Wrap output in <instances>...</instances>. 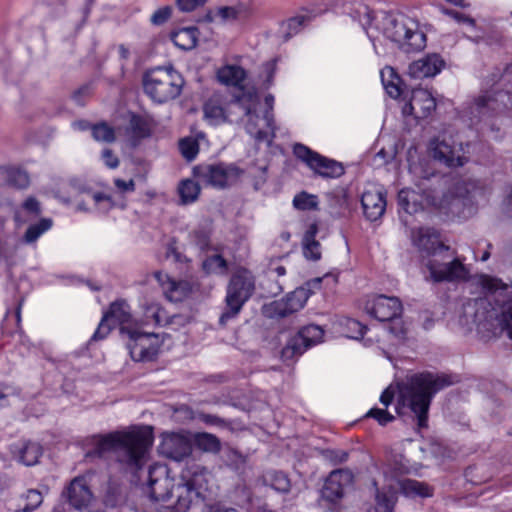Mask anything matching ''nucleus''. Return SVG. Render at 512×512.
<instances>
[{
    "label": "nucleus",
    "instance_id": "obj_1",
    "mask_svg": "<svg viewBox=\"0 0 512 512\" xmlns=\"http://www.w3.org/2000/svg\"><path fill=\"white\" fill-rule=\"evenodd\" d=\"M330 9L359 23L374 46V32H379L406 53L419 52L426 47L427 38L418 21L402 12H374L362 0H335Z\"/></svg>",
    "mask_w": 512,
    "mask_h": 512
},
{
    "label": "nucleus",
    "instance_id": "obj_2",
    "mask_svg": "<svg viewBox=\"0 0 512 512\" xmlns=\"http://www.w3.org/2000/svg\"><path fill=\"white\" fill-rule=\"evenodd\" d=\"M153 440L152 428L148 426L94 435L85 458L103 459L108 453L113 452L117 461L139 478L138 473L146 464V456L153 445Z\"/></svg>",
    "mask_w": 512,
    "mask_h": 512
},
{
    "label": "nucleus",
    "instance_id": "obj_3",
    "mask_svg": "<svg viewBox=\"0 0 512 512\" xmlns=\"http://www.w3.org/2000/svg\"><path fill=\"white\" fill-rule=\"evenodd\" d=\"M454 383L452 375L445 373L424 371L408 375L404 381L397 383V415L411 417L418 430L428 428L434 396Z\"/></svg>",
    "mask_w": 512,
    "mask_h": 512
},
{
    "label": "nucleus",
    "instance_id": "obj_4",
    "mask_svg": "<svg viewBox=\"0 0 512 512\" xmlns=\"http://www.w3.org/2000/svg\"><path fill=\"white\" fill-rule=\"evenodd\" d=\"M381 82L386 93L398 101L403 119L408 126H418L421 120L430 117L436 109V100L427 89H407L396 71L386 66L380 72Z\"/></svg>",
    "mask_w": 512,
    "mask_h": 512
},
{
    "label": "nucleus",
    "instance_id": "obj_5",
    "mask_svg": "<svg viewBox=\"0 0 512 512\" xmlns=\"http://www.w3.org/2000/svg\"><path fill=\"white\" fill-rule=\"evenodd\" d=\"M255 291L256 276L246 267H237L232 272L226 286L225 305L219 317V325L226 327L231 321H234Z\"/></svg>",
    "mask_w": 512,
    "mask_h": 512
},
{
    "label": "nucleus",
    "instance_id": "obj_6",
    "mask_svg": "<svg viewBox=\"0 0 512 512\" xmlns=\"http://www.w3.org/2000/svg\"><path fill=\"white\" fill-rule=\"evenodd\" d=\"M142 84L145 94L153 102L163 104L181 94L184 79L172 66L156 67L143 75Z\"/></svg>",
    "mask_w": 512,
    "mask_h": 512
},
{
    "label": "nucleus",
    "instance_id": "obj_7",
    "mask_svg": "<svg viewBox=\"0 0 512 512\" xmlns=\"http://www.w3.org/2000/svg\"><path fill=\"white\" fill-rule=\"evenodd\" d=\"M206 469L199 465L188 467L182 474L183 484L177 487V501L174 507H168L164 512H187L192 506L205 502L204 483Z\"/></svg>",
    "mask_w": 512,
    "mask_h": 512
},
{
    "label": "nucleus",
    "instance_id": "obj_8",
    "mask_svg": "<svg viewBox=\"0 0 512 512\" xmlns=\"http://www.w3.org/2000/svg\"><path fill=\"white\" fill-rule=\"evenodd\" d=\"M512 108V97L507 91H490L479 96L473 103H468L460 112L463 122L469 125H477L482 120L491 117L494 113H500Z\"/></svg>",
    "mask_w": 512,
    "mask_h": 512
},
{
    "label": "nucleus",
    "instance_id": "obj_9",
    "mask_svg": "<svg viewBox=\"0 0 512 512\" xmlns=\"http://www.w3.org/2000/svg\"><path fill=\"white\" fill-rule=\"evenodd\" d=\"M429 275L425 276L427 282L443 283L465 280L468 270L463 260L457 256L456 250L448 247V251L434 256L425 262Z\"/></svg>",
    "mask_w": 512,
    "mask_h": 512
},
{
    "label": "nucleus",
    "instance_id": "obj_10",
    "mask_svg": "<svg viewBox=\"0 0 512 512\" xmlns=\"http://www.w3.org/2000/svg\"><path fill=\"white\" fill-rule=\"evenodd\" d=\"M120 333L127 336L126 347L136 362L156 360L163 339L159 334L146 332L140 326H121Z\"/></svg>",
    "mask_w": 512,
    "mask_h": 512
},
{
    "label": "nucleus",
    "instance_id": "obj_11",
    "mask_svg": "<svg viewBox=\"0 0 512 512\" xmlns=\"http://www.w3.org/2000/svg\"><path fill=\"white\" fill-rule=\"evenodd\" d=\"M353 475L347 469L330 472L320 491L319 507L325 512H341L345 486L352 482Z\"/></svg>",
    "mask_w": 512,
    "mask_h": 512
},
{
    "label": "nucleus",
    "instance_id": "obj_12",
    "mask_svg": "<svg viewBox=\"0 0 512 512\" xmlns=\"http://www.w3.org/2000/svg\"><path fill=\"white\" fill-rule=\"evenodd\" d=\"M324 330L315 324L301 327L296 334L290 336L281 350V360L289 365L295 362L308 349L322 342Z\"/></svg>",
    "mask_w": 512,
    "mask_h": 512
},
{
    "label": "nucleus",
    "instance_id": "obj_13",
    "mask_svg": "<svg viewBox=\"0 0 512 512\" xmlns=\"http://www.w3.org/2000/svg\"><path fill=\"white\" fill-rule=\"evenodd\" d=\"M237 165L223 162L216 164H199L193 168V176L206 186L225 189L243 174Z\"/></svg>",
    "mask_w": 512,
    "mask_h": 512
},
{
    "label": "nucleus",
    "instance_id": "obj_14",
    "mask_svg": "<svg viewBox=\"0 0 512 512\" xmlns=\"http://www.w3.org/2000/svg\"><path fill=\"white\" fill-rule=\"evenodd\" d=\"M293 153L297 159L305 163L319 177L335 179L345 173V168L341 162L321 155L304 144L296 143L293 147Z\"/></svg>",
    "mask_w": 512,
    "mask_h": 512
},
{
    "label": "nucleus",
    "instance_id": "obj_15",
    "mask_svg": "<svg viewBox=\"0 0 512 512\" xmlns=\"http://www.w3.org/2000/svg\"><path fill=\"white\" fill-rule=\"evenodd\" d=\"M412 242L420 257L426 261L434 256L438 257L444 251H448L449 247L442 241L440 232L431 227H420L413 230Z\"/></svg>",
    "mask_w": 512,
    "mask_h": 512
},
{
    "label": "nucleus",
    "instance_id": "obj_16",
    "mask_svg": "<svg viewBox=\"0 0 512 512\" xmlns=\"http://www.w3.org/2000/svg\"><path fill=\"white\" fill-rule=\"evenodd\" d=\"M402 309L398 298L385 295H377L367 300L364 306L366 313L379 322H386L396 316H401Z\"/></svg>",
    "mask_w": 512,
    "mask_h": 512
},
{
    "label": "nucleus",
    "instance_id": "obj_17",
    "mask_svg": "<svg viewBox=\"0 0 512 512\" xmlns=\"http://www.w3.org/2000/svg\"><path fill=\"white\" fill-rule=\"evenodd\" d=\"M61 496L75 510L87 509L93 499V493L84 476H76L63 489Z\"/></svg>",
    "mask_w": 512,
    "mask_h": 512
},
{
    "label": "nucleus",
    "instance_id": "obj_18",
    "mask_svg": "<svg viewBox=\"0 0 512 512\" xmlns=\"http://www.w3.org/2000/svg\"><path fill=\"white\" fill-rule=\"evenodd\" d=\"M429 147L432 157L449 168L462 167L468 162V157L460 153L462 146L456 149L450 140L435 138Z\"/></svg>",
    "mask_w": 512,
    "mask_h": 512
},
{
    "label": "nucleus",
    "instance_id": "obj_19",
    "mask_svg": "<svg viewBox=\"0 0 512 512\" xmlns=\"http://www.w3.org/2000/svg\"><path fill=\"white\" fill-rule=\"evenodd\" d=\"M445 61L437 53L427 54L418 60L411 62L408 66V75L416 80L433 78L445 68Z\"/></svg>",
    "mask_w": 512,
    "mask_h": 512
},
{
    "label": "nucleus",
    "instance_id": "obj_20",
    "mask_svg": "<svg viewBox=\"0 0 512 512\" xmlns=\"http://www.w3.org/2000/svg\"><path fill=\"white\" fill-rule=\"evenodd\" d=\"M361 205L366 219L371 222L377 221L386 210V192L380 189L364 191L361 196Z\"/></svg>",
    "mask_w": 512,
    "mask_h": 512
},
{
    "label": "nucleus",
    "instance_id": "obj_21",
    "mask_svg": "<svg viewBox=\"0 0 512 512\" xmlns=\"http://www.w3.org/2000/svg\"><path fill=\"white\" fill-rule=\"evenodd\" d=\"M166 469L162 466H149L147 471V493L149 498L154 501H165L170 497L167 484L168 480L164 476Z\"/></svg>",
    "mask_w": 512,
    "mask_h": 512
},
{
    "label": "nucleus",
    "instance_id": "obj_22",
    "mask_svg": "<svg viewBox=\"0 0 512 512\" xmlns=\"http://www.w3.org/2000/svg\"><path fill=\"white\" fill-rule=\"evenodd\" d=\"M162 452L170 459L182 461L191 454L189 440L178 433L167 435L162 442Z\"/></svg>",
    "mask_w": 512,
    "mask_h": 512
},
{
    "label": "nucleus",
    "instance_id": "obj_23",
    "mask_svg": "<svg viewBox=\"0 0 512 512\" xmlns=\"http://www.w3.org/2000/svg\"><path fill=\"white\" fill-rule=\"evenodd\" d=\"M309 297L310 293L305 292L302 287H299L289 293L285 301L274 302V313L280 318H285L302 309Z\"/></svg>",
    "mask_w": 512,
    "mask_h": 512
},
{
    "label": "nucleus",
    "instance_id": "obj_24",
    "mask_svg": "<svg viewBox=\"0 0 512 512\" xmlns=\"http://www.w3.org/2000/svg\"><path fill=\"white\" fill-rule=\"evenodd\" d=\"M216 76L222 85L243 90L247 80V71L238 64H225L218 68Z\"/></svg>",
    "mask_w": 512,
    "mask_h": 512
},
{
    "label": "nucleus",
    "instance_id": "obj_25",
    "mask_svg": "<svg viewBox=\"0 0 512 512\" xmlns=\"http://www.w3.org/2000/svg\"><path fill=\"white\" fill-rule=\"evenodd\" d=\"M508 289H502L498 298L496 299V319L498 320L501 329L507 331L510 339H512V298H507Z\"/></svg>",
    "mask_w": 512,
    "mask_h": 512
},
{
    "label": "nucleus",
    "instance_id": "obj_26",
    "mask_svg": "<svg viewBox=\"0 0 512 512\" xmlns=\"http://www.w3.org/2000/svg\"><path fill=\"white\" fill-rule=\"evenodd\" d=\"M204 118L208 125L218 126L223 124H232L228 119L226 109L216 97L210 98L203 107Z\"/></svg>",
    "mask_w": 512,
    "mask_h": 512
},
{
    "label": "nucleus",
    "instance_id": "obj_27",
    "mask_svg": "<svg viewBox=\"0 0 512 512\" xmlns=\"http://www.w3.org/2000/svg\"><path fill=\"white\" fill-rule=\"evenodd\" d=\"M399 488L403 495L409 498H429L434 495V488L426 482L415 479H403L399 482Z\"/></svg>",
    "mask_w": 512,
    "mask_h": 512
},
{
    "label": "nucleus",
    "instance_id": "obj_28",
    "mask_svg": "<svg viewBox=\"0 0 512 512\" xmlns=\"http://www.w3.org/2000/svg\"><path fill=\"white\" fill-rule=\"evenodd\" d=\"M375 492V506L369 512H393L397 496L395 490L391 487L378 488L377 483Z\"/></svg>",
    "mask_w": 512,
    "mask_h": 512
},
{
    "label": "nucleus",
    "instance_id": "obj_29",
    "mask_svg": "<svg viewBox=\"0 0 512 512\" xmlns=\"http://www.w3.org/2000/svg\"><path fill=\"white\" fill-rule=\"evenodd\" d=\"M131 318L130 305L124 299H117L112 302L109 309L103 314V321L115 319L121 326H130Z\"/></svg>",
    "mask_w": 512,
    "mask_h": 512
},
{
    "label": "nucleus",
    "instance_id": "obj_30",
    "mask_svg": "<svg viewBox=\"0 0 512 512\" xmlns=\"http://www.w3.org/2000/svg\"><path fill=\"white\" fill-rule=\"evenodd\" d=\"M42 453L43 449L39 443L24 440L18 448V459L26 466H33L38 463Z\"/></svg>",
    "mask_w": 512,
    "mask_h": 512
},
{
    "label": "nucleus",
    "instance_id": "obj_31",
    "mask_svg": "<svg viewBox=\"0 0 512 512\" xmlns=\"http://www.w3.org/2000/svg\"><path fill=\"white\" fill-rule=\"evenodd\" d=\"M263 483L277 492L288 493L291 489V481L288 475L282 471L269 470L262 477Z\"/></svg>",
    "mask_w": 512,
    "mask_h": 512
},
{
    "label": "nucleus",
    "instance_id": "obj_32",
    "mask_svg": "<svg viewBox=\"0 0 512 512\" xmlns=\"http://www.w3.org/2000/svg\"><path fill=\"white\" fill-rule=\"evenodd\" d=\"M43 502V496L40 491L37 489H28L25 493H23L19 499L18 503L15 505V512H33Z\"/></svg>",
    "mask_w": 512,
    "mask_h": 512
},
{
    "label": "nucleus",
    "instance_id": "obj_33",
    "mask_svg": "<svg viewBox=\"0 0 512 512\" xmlns=\"http://www.w3.org/2000/svg\"><path fill=\"white\" fill-rule=\"evenodd\" d=\"M202 140H206V135L202 131L197 133L196 137H185L180 139L179 150L183 158L188 162L193 161L199 153L200 141Z\"/></svg>",
    "mask_w": 512,
    "mask_h": 512
},
{
    "label": "nucleus",
    "instance_id": "obj_34",
    "mask_svg": "<svg viewBox=\"0 0 512 512\" xmlns=\"http://www.w3.org/2000/svg\"><path fill=\"white\" fill-rule=\"evenodd\" d=\"M164 286V294L171 302H181L191 293V286L187 281L167 280Z\"/></svg>",
    "mask_w": 512,
    "mask_h": 512
},
{
    "label": "nucleus",
    "instance_id": "obj_35",
    "mask_svg": "<svg viewBox=\"0 0 512 512\" xmlns=\"http://www.w3.org/2000/svg\"><path fill=\"white\" fill-rule=\"evenodd\" d=\"M173 43L182 50H190L197 43V29L194 27L183 28L171 34Z\"/></svg>",
    "mask_w": 512,
    "mask_h": 512
},
{
    "label": "nucleus",
    "instance_id": "obj_36",
    "mask_svg": "<svg viewBox=\"0 0 512 512\" xmlns=\"http://www.w3.org/2000/svg\"><path fill=\"white\" fill-rule=\"evenodd\" d=\"M151 136V130H122L119 144L123 150L135 149L144 139Z\"/></svg>",
    "mask_w": 512,
    "mask_h": 512
},
{
    "label": "nucleus",
    "instance_id": "obj_37",
    "mask_svg": "<svg viewBox=\"0 0 512 512\" xmlns=\"http://www.w3.org/2000/svg\"><path fill=\"white\" fill-rule=\"evenodd\" d=\"M312 16L307 14L297 15L283 22L280 31L285 40L290 39L293 35L297 34L300 29L310 22Z\"/></svg>",
    "mask_w": 512,
    "mask_h": 512
},
{
    "label": "nucleus",
    "instance_id": "obj_38",
    "mask_svg": "<svg viewBox=\"0 0 512 512\" xmlns=\"http://www.w3.org/2000/svg\"><path fill=\"white\" fill-rule=\"evenodd\" d=\"M200 191L199 184L191 179L182 180L178 186L180 200L184 205L195 202L199 197Z\"/></svg>",
    "mask_w": 512,
    "mask_h": 512
},
{
    "label": "nucleus",
    "instance_id": "obj_39",
    "mask_svg": "<svg viewBox=\"0 0 512 512\" xmlns=\"http://www.w3.org/2000/svg\"><path fill=\"white\" fill-rule=\"evenodd\" d=\"M194 440L195 445L204 452L218 453L221 450L220 439L214 434L197 433Z\"/></svg>",
    "mask_w": 512,
    "mask_h": 512
},
{
    "label": "nucleus",
    "instance_id": "obj_40",
    "mask_svg": "<svg viewBox=\"0 0 512 512\" xmlns=\"http://www.w3.org/2000/svg\"><path fill=\"white\" fill-rule=\"evenodd\" d=\"M202 270L205 274H225L228 271V262L220 254L208 256L202 262Z\"/></svg>",
    "mask_w": 512,
    "mask_h": 512
},
{
    "label": "nucleus",
    "instance_id": "obj_41",
    "mask_svg": "<svg viewBox=\"0 0 512 512\" xmlns=\"http://www.w3.org/2000/svg\"><path fill=\"white\" fill-rule=\"evenodd\" d=\"M52 224L53 222L50 218H42L37 223L31 224L23 236V241L28 244L35 242L43 233L52 227Z\"/></svg>",
    "mask_w": 512,
    "mask_h": 512
},
{
    "label": "nucleus",
    "instance_id": "obj_42",
    "mask_svg": "<svg viewBox=\"0 0 512 512\" xmlns=\"http://www.w3.org/2000/svg\"><path fill=\"white\" fill-rule=\"evenodd\" d=\"M331 214L340 215L348 206L347 194L344 189L334 190L326 194Z\"/></svg>",
    "mask_w": 512,
    "mask_h": 512
},
{
    "label": "nucleus",
    "instance_id": "obj_43",
    "mask_svg": "<svg viewBox=\"0 0 512 512\" xmlns=\"http://www.w3.org/2000/svg\"><path fill=\"white\" fill-rule=\"evenodd\" d=\"M341 326L345 331L346 337L355 340L362 339L368 330L366 325L353 318L343 319Z\"/></svg>",
    "mask_w": 512,
    "mask_h": 512
},
{
    "label": "nucleus",
    "instance_id": "obj_44",
    "mask_svg": "<svg viewBox=\"0 0 512 512\" xmlns=\"http://www.w3.org/2000/svg\"><path fill=\"white\" fill-rule=\"evenodd\" d=\"M293 206L301 211L318 210V197L306 191H302L295 195Z\"/></svg>",
    "mask_w": 512,
    "mask_h": 512
},
{
    "label": "nucleus",
    "instance_id": "obj_45",
    "mask_svg": "<svg viewBox=\"0 0 512 512\" xmlns=\"http://www.w3.org/2000/svg\"><path fill=\"white\" fill-rule=\"evenodd\" d=\"M192 242L201 250L208 251L211 249V233L206 228H198L190 233Z\"/></svg>",
    "mask_w": 512,
    "mask_h": 512
},
{
    "label": "nucleus",
    "instance_id": "obj_46",
    "mask_svg": "<svg viewBox=\"0 0 512 512\" xmlns=\"http://www.w3.org/2000/svg\"><path fill=\"white\" fill-rule=\"evenodd\" d=\"M125 117L129 121V126L127 128H150L151 126L155 125L154 119L148 114H135L132 112H127Z\"/></svg>",
    "mask_w": 512,
    "mask_h": 512
},
{
    "label": "nucleus",
    "instance_id": "obj_47",
    "mask_svg": "<svg viewBox=\"0 0 512 512\" xmlns=\"http://www.w3.org/2000/svg\"><path fill=\"white\" fill-rule=\"evenodd\" d=\"M8 183L16 188L24 189L29 185L30 178L26 171L12 169L8 172Z\"/></svg>",
    "mask_w": 512,
    "mask_h": 512
},
{
    "label": "nucleus",
    "instance_id": "obj_48",
    "mask_svg": "<svg viewBox=\"0 0 512 512\" xmlns=\"http://www.w3.org/2000/svg\"><path fill=\"white\" fill-rule=\"evenodd\" d=\"M365 418H373L378 422L381 426H386L388 423H391L395 420L394 415H392L386 408H371L366 414Z\"/></svg>",
    "mask_w": 512,
    "mask_h": 512
},
{
    "label": "nucleus",
    "instance_id": "obj_49",
    "mask_svg": "<svg viewBox=\"0 0 512 512\" xmlns=\"http://www.w3.org/2000/svg\"><path fill=\"white\" fill-rule=\"evenodd\" d=\"M321 454L325 460L334 466L345 463L349 458V453L341 449H324Z\"/></svg>",
    "mask_w": 512,
    "mask_h": 512
},
{
    "label": "nucleus",
    "instance_id": "obj_50",
    "mask_svg": "<svg viewBox=\"0 0 512 512\" xmlns=\"http://www.w3.org/2000/svg\"><path fill=\"white\" fill-rule=\"evenodd\" d=\"M276 72V59H272L262 65V70L260 77L262 78V88L268 89L274 79V75Z\"/></svg>",
    "mask_w": 512,
    "mask_h": 512
},
{
    "label": "nucleus",
    "instance_id": "obj_51",
    "mask_svg": "<svg viewBox=\"0 0 512 512\" xmlns=\"http://www.w3.org/2000/svg\"><path fill=\"white\" fill-rule=\"evenodd\" d=\"M92 137L99 142L113 143L121 138L122 130H91Z\"/></svg>",
    "mask_w": 512,
    "mask_h": 512
},
{
    "label": "nucleus",
    "instance_id": "obj_52",
    "mask_svg": "<svg viewBox=\"0 0 512 512\" xmlns=\"http://www.w3.org/2000/svg\"><path fill=\"white\" fill-rule=\"evenodd\" d=\"M303 242V254L306 259L312 261H318L321 258L320 243L317 240L313 241H302Z\"/></svg>",
    "mask_w": 512,
    "mask_h": 512
},
{
    "label": "nucleus",
    "instance_id": "obj_53",
    "mask_svg": "<svg viewBox=\"0 0 512 512\" xmlns=\"http://www.w3.org/2000/svg\"><path fill=\"white\" fill-rule=\"evenodd\" d=\"M414 196V192H410L409 190L402 189L399 191L397 200L399 207L404 210L408 214H413L417 212L416 204H410V195Z\"/></svg>",
    "mask_w": 512,
    "mask_h": 512
},
{
    "label": "nucleus",
    "instance_id": "obj_54",
    "mask_svg": "<svg viewBox=\"0 0 512 512\" xmlns=\"http://www.w3.org/2000/svg\"><path fill=\"white\" fill-rule=\"evenodd\" d=\"M388 331L398 339L405 338L406 328L401 319V316H396L395 318L388 320Z\"/></svg>",
    "mask_w": 512,
    "mask_h": 512
},
{
    "label": "nucleus",
    "instance_id": "obj_55",
    "mask_svg": "<svg viewBox=\"0 0 512 512\" xmlns=\"http://www.w3.org/2000/svg\"><path fill=\"white\" fill-rule=\"evenodd\" d=\"M107 322L108 321H103V318L101 319L97 329L89 339L88 345H90L94 341L103 340L109 335V333L111 332V327L108 325Z\"/></svg>",
    "mask_w": 512,
    "mask_h": 512
},
{
    "label": "nucleus",
    "instance_id": "obj_56",
    "mask_svg": "<svg viewBox=\"0 0 512 512\" xmlns=\"http://www.w3.org/2000/svg\"><path fill=\"white\" fill-rule=\"evenodd\" d=\"M20 395V389L10 386L4 385L0 386V407H5L8 405V398L12 396L18 397Z\"/></svg>",
    "mask_w": 512,
    "mask_h": 512
},
{
    "label": "nucleus",
    "instance_id": "obj_57",
    "mask_svg": "<svg viewBox=\"0 0 512 512\" xmlns=\"http://www.w3.org/2000/svg\"><path fill=\"white\" fill-rule=\"evenodd\" d=\"M201 420L208 424V425H214L218 427H230L232 425V421L221 418L214 414H202Z\"/></svg>",
    "mask_w": 512,
    "mask_h": 512
},
{
    "label": "nucleus",
    "instance_id": "obj_58",
    "mask_svg": "<svg viewBox=\"0 0 512 512\" xmlns=\"http://www.w3.org/2000/svg\"><path fill=\"white\" fill-rule=\"evenodd\" d=\"M171 12L172 9L170 7H162L153 13L151 22L154 25H162L170 18Z\"/></svg>",
    "mask_w": 512,
    "mask_h": 512
},
{
    "label": "nucleus",
    "instance_id": "obj_59",
    "mask_svg": "<svg viewBox=\"0 0 512 512\" xmlns=\"http://www.w3.org/2000/svg\"><path fill=\"white\" fill-rule=\"evenodd\" d=\"M101 158L104 161L105 165L110 169H115L119 166V159L114 155L111 149H104L101 154Z\"/></svg>",
    "mask_w": 512,
    "mask_h": 512
},
{
    "label": "nucleus",
    "instance_id": "obj_60",
    "mask_svg": "<svg viewBox=\"0 0 512 512\" xmlns=\"http://www.w3.org/2000/svg\"><path fill=\"white\" fill-rule=\"evenodd\" d=\"M179 9L183 12H191L204 5L206 0H176Z\"/></svg>",
    "mask_w": 512,
    "mask_h": 512
},
{
    "label": "nucleus",
    "instance_id": "obj_61",
    "mask_svg": "<svg viewBox=\"0 0 512 512\" xmlns=\"http://www.w3.org/2000/svg\"><path fill=\"white\" fill-rule=\"evenodd\" d=\"M92 92L93 88L91 84L83 85L77 91L74 92L73 99L77 104L82 105L83 98L90 96Z\"/></svg>",
    "mask_w": 512,
    "mask_h": 512
},
{
    "label": "nucleus",
    "instance_id": "obj_62",
    "mask_svg": "<svg viewBox=\"0 0 512 512\" xmlns=\"http://www.w3.org/2000/svg\"><path fill=\"white\" fill-rule=\"evenodd\" d=\"M22 207L29 213L38 215L41 212L40 203L39 201L34 197L27 198Z\"/></svg>",
    "mask_w": 512,
    "mask_h": 512
},
{
    "label": "nucleus",
    "instance_id": "obj_63",
    "mask_svg": "<svg viewBox=\"0 0 512 512\" xmlns=\"http://www.w3.org/2000/svg\"><path fill=\"white\" fill-rule=\"evenodd\" d=\"M322 281L323 277H316L306 281L301 287L305 290V292L310 293L311 296L313 293H315L316 290H320Z\"/></svg>",
    "mask_w": 512,
    "mask_h": 512
},
{
    "label": "nucleus",
    "instance_id": "obj_64",
    "mask_svg": "<svg viewBox=\"0 0 512 512\" xmlns=\"http://www.w3.org/2000/svg\"><path fill=\"white\" fill-rule=\"evenodd\" d=\"M395 398V389L392 386H388L380 395V402L387 408Z\"/></svg>",
    "mask_w": 512,
    "mask_h": 512
}]
</instances>
